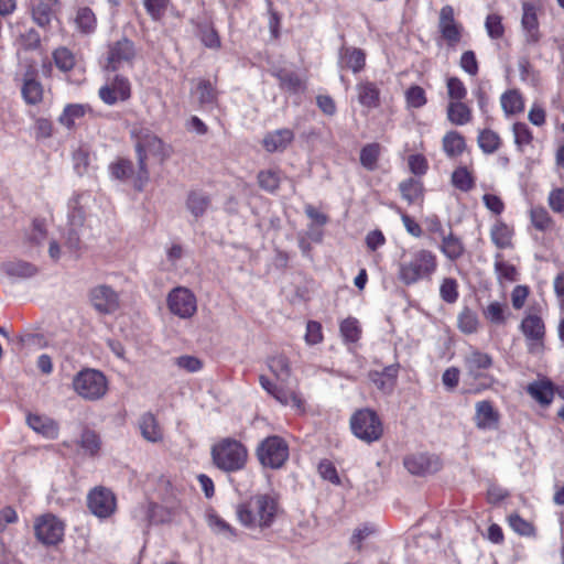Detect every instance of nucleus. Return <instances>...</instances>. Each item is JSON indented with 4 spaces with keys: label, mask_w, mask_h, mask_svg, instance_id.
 <instances>
[{
    "label": "nucleus",
    "mask_w": 564,
    "mask_h": 564,
    "mask_svg": "<svg viewBox=\"0 0 564 564\" xmlns=\"http://www.w3.org/2000/svg\"><path fill=\"white\" fill-rule=\"evenodd\" d=\"M282 509L273 492L256 494L236 506L238 522L250 531L263 532L276 521Z\"/></svg>",
    "instance_id": "nucleus-1"
},
{
    "label": "nucleus",
    "mask_w": 564,
    "mask_h": 564,
    "mask_svg": "<svg viewBox=\"0 0 564 564\" xmlns=\"http://www.w3.org/2000/svg\"><path fill=\"white\" fill-rule=\"evenodd\" d=\"M398 280L406 285L431 281L435 274L438 262L436 254L427 249L416 248L402 250L398 260Z\"/></svg>",
    "instance_id": "nucleus-2"
},
{
    "label": "nucleus",
    "mask_w": 564,
    "mask_h": 564,
    "mask_svg": "<svg viewBox=\"0 0 564 564\" xmlns=\"http://www.w3.org/2000/svg\"><path fill=\"white\" fill-rule=\"evenodd\" d=\"M210 454L214 465L225 473H237L243 469L248 460L247 447L231 437L214 444Z\"/></svg>",
    "instance_id": "nucleus-3"
},
{
    "label": "nucleus",
    "mask_w": 564,
    "mask_h": 564,
    "mask_svg": "<svg viewBox=\"0 0 564 564\" xmlns=\"http://www.w3.org/2000/svg\"><path fill=\"white\" fill-rule=\"evenodd\" d=\"M135 152L139 170L134 180V187L142 191L149 181V171L147 167V159L149 155L158 156L164 160L170 152L164 142L150 132L141 134L135 143Z\"/></svg>",
    "instance_id": "nucleus-4"
},
{
    "label": "nucleus",
    "mask_w": 564,
    "mask_h": 564,
    "mask_svg": "<svg viewBox=\"0 0 564 564\" xmlns=\"http://www.w3.org/2000/svg\"><path fill=\"white\" fill-rule=\"evenodd\" d=\"M73 388L83 399L97 401L106 395L108 380L101 371L87 368L74 377Z\"/></svg>",
    "instance_id": "nucleus-5"
},
{
    "label": "nucleus",
    "mask_w": 564,
    "mask_h": 564,
    "mask_svg": "<svg viewBox=\"0 0 564 564\" xmlns=\"http://www.w3.org/2000/svg\"><path fill=\"white\" fill-rule=\"evenodd\" d=\"M350 429L357 438L368 444L380 440L383 434L382 422L371 409L356 411L350 417Z\"/></svg>",
    "instance_id": "nucleus-6"
},
{
    "label": "nucleus",
    "mask_w": 564,
    "mask_h": 564,
    "mask_svg": "<svg viewBox=\"0 0 564 564\" xmlns=\"http://www.w3.org/2000/svg\"><path fill=\"white\" fill-rule=\"evenodd\" d=\"M257 456L262 466L278 469L282 467L289 458V446L286 442L278 435L268 436L259 444Z\"/></svg>",
    "instance_id": "nucleus-7"
},
{
    "label": "nucleus",
    "mask_w": 564,
    "mask_h": 564,
    "mask_svg": "<svg viewBox=\"0 0 564 564\" xmlns=\"http://www.w3.org/2000/svg\"><path fill=\"white\" fill-rule=\"evenodd\" d=\"M135 56L134 43L127 37H122L109 45L105 68L116 72L124 66L132 67Z\"/></svg>",
    "instance_id": "nucleus-8"
},
{
    "label": "nucleus",
    "mask_w": 564,
    "mask_h": 564,
    "mask_svg": "<svg viewBox=\"0 0 564 564\" xmlns=\"http://www.w3.org/2000/svg\"><path fill=\"white\" fill-rule=\"evenodd\" d=\"M89 511L99 519L110 518L117 509L115 494L106 487H95L87 495Z\"/></svg>",
    "instance_id": "nucleus-9"
},
{
    "label": "nucleus",
    "mask_w": 564,
    "mask_h": 564,
    "mask_svg": "<svg viewBox=\"0 0 564 564\" xmlns=\"http://www.w3.org/2000/svg\"><path fill=\"white\" fill-rule=\"evenodd\" d=\"M437 29L448 47H455L462 41L464 26L456 20L452 6L446 4L441 8Z\"/></svg>",
    "instance_id": "nucleus-10"
},
{
    "label": "nucleus",
    "mask_w": 564,
    "mask_h": 564,
    "mask_svg": "<svg viewBox=\"0 0 564 564\" xmlns=\"http://www.w3.org/2000/svg\"><path fill=\"white\" fill-rule=\"evenodd\" d=\"M167 306L174 315L181 318H189L197 311V301L191 290L177 286L169 293Z\"/></svg>",
    "instance_id": "nucleus-11"
},
{
    "label": "nucleus",
    "mask_w": 564,
    "mask_h": 564,
    "mask_svg": "<svg viewBox=\"0 0 564 564\" xmlns=\"http://www.w3.org/2000/svg\"><path fill=\"white\" fill-rule=\"evenodd\" d=\"M34 530L40 542L55 545L62 541L65 525L56 516L47 513L36 520Z\"/></svg>",
    "instance_id": "nucleus-12"
},
{
    "label": "nucleus",
    "mask_w": 564,
    "mask_h": 564,
    "mask_svg": "<svg viewBox=\"0 0 564 564\" xmlns=\"http://www.w3.org/2000/svg\"><path fill=\"white\" fill-rule=\"evenodd\" d=\"M520 329L525 337L529 351L532 354L541 352L545 335L543 319L535 314H530L522 319Z\"/></svg>",
    "instance_id": "nucleus-13"
},
{
    "label": "nucleus",
    "mask_w": 564,
    "mask_h": 564,
    "mask_svg": "<svg viewBox=\"0 0 564 564\" xmlns=\"http://www.w3.org/2000/svg\"><path fill=\"white\" fill-rule=\"evenodd\" d=\"M98 96L102 102L109 106L116 105L119 101H126L131 96L130 82L122 75H116L99 88Z\"/></svg>",
    "instance_id": "nucleus-14"
},
{
    "label": "nucleus",
    "mask_w": 564,
    "mask_h": 564,
    "mask_svg": "<svg viewBox=\"0 0 564 564\" xmlns=\"http://www.w3.org/2000/svg\"><path fill=\"white\" fill-rule=\"evenodd\" d=\"M93 307L100 314H112L119 308V295L108 285H97L89 292Z\"/></svg>",
    "instance_id": "nucleus-15"
},
{
    "label": "nucleus",
    "mask_w": 564,
    "mask_h": 564,
    "mask_svg": "<svg viewBox=\"0 0 564 564\" xmlns=\"http://www.w3.org/2000/svg\"><path fill=\"white\" fill-rule=\"evenodd\" d=\"M403 465L412 475L425 476L440 470L441 460L435 455L419 453L406 456Z\"/></svg>",
    "instance_id": "nucleus-16"
},
{
    "label": "nucleus",
    "mask_w": 564,
    "mask_h": 564,
    "mask_svg": "<svg viewBox=\"0 0 564 564\" xmlns=\"http://www.w3.org/2000/svg\"><path fill=\"white\" fill-rule=\"evenodd\" d=\"M500 414L489 400H481L475 404L474 423L478 430L494 431L499 426Z\"/></svg>",
    "instance_id": "nucleus-17"
},
{
    "label": "nucleus",
    "mask_w": 564,
    "mask_h": 564,
    "mask_svg": "<svg viewBox=\"0 0 564 564\" xmlns=\"http://www.w3.org/2000/svg\"><path fill=\"white\" fill-rule=\"evenodd\" d=\"M536 7L528 1L522 3L521 28L528 44H536L541 39Z\"/></svg>",
    "instance_id": "nucleus-18"
},
{
    "label": "nucleus",
    "mask_w": 564,
    "mask_h": 564,
    "mask_svg": "<svg viewBox=\"0 0 564 564\" xmlns=\"http://www.w3.org/2000/svg\"><path fill=\"white\" fill-rule=\"evenodd\" d=\"M491 366V356L478 349H471L464 358V367L467 375L473 379L480 378L482 371L489 369Z\"/></svg>",
    "instance_id": "nucleus-19"
},
{
    "label": "nucleus",
    "mask_w": 564,
    "mask_h": 564,
    "mask_svg": "<svg viewBox=\"0 0 564 564\" xmlns=\"http://www.w3.org/2000/svg\"><path fill=\"white\" fill-rule=\"evenodd\" d=\"M91 200L88 192L76 193L68 200V221L69 226H83L86 208Z\"/></svg>",
    "instance_id": "nucleus-20"
},
{
    "label": "nucleus",
    "mask_w": 564,
    "mask_h": 564,
    "mask_svg": "<svg viewBox=\"0 0 564 564\" xmlns=\"http://www.w3.org/2000/svg\"><path fill=\"white\" fill-rule=\"evenodd\" d=\"M399 373V365H390L381 371H371L369 378L371 382L383 393L390 394L395 388Z\"/></svg>",
    "instance_id": "nucleus-21"
},
{
    "label": "nucleus",
    "mask_w": 564,
    "mask_h": 564,
    "mask_svg": "<svg viewBox=\"0 0 564 564\" xmlns=\"http://www.w3.org/2000/svg\"><path fill=\"white\" fill-rule=\"evenodd\" d=\"M527 392L542 406H547L554 398V384L547 378L538 379L527 387Z\"/></svg>",
    "instance_id": "nucleus-22"
},
{
    "label": "nucleus",
    "mask_w": 564,
    "mask_h": 564,
    "mask_svg": "<svg viewBox=\"0 0 564 564\" xmlns=\"http://www.w3.org/2000/svg\"><path fill=\"white\" fill-rule=\"evenodd\" d=\"M359 104L367 109H375L380 106V89L376 83L361 80L356 85Z\"/></svg>",
    "instance_id": "nucleus-23"
},
{
    "label": "nucleus",
    "mask_w": 564,
    "mask_h": 564,
    "mask_svg": "<svg viewBox=\"0 0 564 564\" xmlns=\"http://www.w3.org/2000/svg\"><path fill=\"white\" fill-rule=\"evenodd\" d=\"M294 132L289 128H282L269 132L263 139V147L269 152L284 151L293 141Z\"/></svg>",
    "instance_id": "nucleus-24"
},
{
    "label": "nucleus",
    "mask_w": 564,
    "mask_h": 564,
    "mask_svg": "<svg viewBox=\"0 0 564 564\" xmlns=\"http://www.w3.org/2000/svg\"><path fill=\"white\" fill-rule=\"evenodd\" d=\"M366 54L361 48L343 46L339 51V65L357 74L364 69Z\"/></svg>",
    "instance_id": "nucleus-25"
},
{
    "label": "nucleus",
    "mask_w": 564,
    "mask_h": 564,
    "mask_svg": "<svg viewBox=\"0 0 564 564\" xmlns=\"http://www.w3.org/2000/svg\"><path fill=\"white\" fill-rule=\"evenodd\" d=\"M75 29L82 35L90 36L97 30V18L88 7H79L73 19Z\"/></svg>",
    "instance_id": "nucleus-26"
},
{
    "label": "nucleus",
    "mask_w": 564,
    "mask_h": 564,
    "mask_svg": "<svg viewBox=\"0 0 564 564\" xmlns=\"http://www.w3.org/2000/svg\"><path fill=\"white\" fill-rule=\"evenodd\" d=\"M26 422L34 432L42 434L46 438L54 440L58 435L57 423L51 417L39 414H29Z\"/></svg>",
    "instance_id": "nucleus-27"
},
{
    "label": "nucleus",
    "mask_w": 564,
    "mask_h": 564,
    "mask_svg": "<svg viewBox=\"0 0 564 564\" xmlns=\"http://www.w3.org/2000/svg\"><path fill=\"white\" fill-rule=\"evenodd\" d=\"M23 99L29 105H36L43 99V86L35 78L34 73L28 72L23 79V86L21 89Z\"/></svg>",
    "instance_id": "nucleus-28"
},
{
    "label": "nucleus",
    "mask_w": 564,
    "mask_h": 564,
    "mask_svg": "<svg viewBox=\"0 0 564 564\" xmlns=\"http://www.w3.org/2000/svg\"><path fill=\"white\" fill-rule=\"evenodd\" d=\"M441 240L442 245L440 250L447 259L455 261L464 254L465 246L462 239L455 236L452 230H449Z\"/></svg>",
    "instance_id": "nucleus-29"
},
{
    "label": "nucleus",
    "mask_w": 564,
    "mask_h": 564,
    "mask_svg": "<svg viewBox=\"0 0 564 564\" xmlns=\"http://www.w3.org/2000/svg\"><path fill=\"white\" fill-rule=\"evenodd\" d=\"M141 435L149 442L156 443L162 440L161 427L152 413H144L139 421Z\"/></svg>",
    "instance_id": "nucleus-30"
},
{
    "label": "nucleus",
    "mask_w": 564,
    "mask_h": 564,
    "mask_svg": "<svg viewBox=\"0 0 564 564\" xmlns=\"http://www.w3.org/2000/svg\"><path fill=\"white\" fill-rule=\"evenodd\" d=\"M501 108L506 116L522 112L524 109V100L517 89L505 91L500 97Z\"/></svg>",
    "instance_id": "nucleus-31"
},
{
    "label": "nucleus",
    "mask_w": 564,
    "mask_h": 564,
    "mask_svg": "<svg viewBox=\"0 0 564 564\" xmlns=\"http://www.w3.org/2000/svg\"><path fill=\"white\" fill-rule=\"evenodd\" d=\"M210 205V198L203 192L193 191L187 195L186 207L195 217H202Z\"/></svg>",
    "instance_id": "nucleus-32"
},
{
    "label": "nucleus",
    "mask_w": 564,
    "mask_h": 564,
    "mask_svg": "<svg viewBox=\"0 0 564 564\" xmlns=\"http://www.w3.org/2000/svg\"><path fill=\"white\" fill-rule=\"evenodd\" d=\"M90 110L88 105L70 104L61 113L58 121L62 126L70 129L78 119H82Z\"/></svg>",
    "instance_id": "nucleus-33"
},
{
    "label": "nucleus",
    "mask_w": 564,
    "mask_h": 564,
    "mask_svg": "<svg viewBox=\"0 0 564 564\" xmlns=\"http://www.w3.org/2000/svg\"><path fill=\"white\" fill-rule=\"evenodd\" d=\"M447 118L456 126H464L471 120V110L463 101H451L447 106Z\"/></svg>",
    "instance_id": "nucleus-34"
},
{
    "label": "nucleus",
    "mask_w": 564,
    "mask_h": 564,
    "mask_svg": "<svg viewBox=\"0 0 564 564\" xmlns=\"http://www.w3.org/2000/svg\"><path fill=\"white\" fill-rule=\"evenodd\" d=\"M532 226L542 232L553 229L554 221L549 212L543 206H533L529 212Z\"/></svg>",
    "instance_id": "nucleus-35"
},
{
    "label": "nucleus",
    "mask_w": 564,
    "mask_h": 564,
    "mask_svg": "<svg viewBox=\"0 0 564 564\" xmlns=\"http://www.w3.org/2000/svg\"><path fill=\"white\" fill-rule=\"evenodd\" d=\"M402 198L409 204H414L423 197V184L421 181L410 177L399 184Z\"/></svg>",
    "instance_id": "nucleus-36"
},
{
    "label": "nucleus",
    "mask_w": 564,
    "mask_h": 564,
    "mask_svg": "<svg viewBox=\"0 0 564 564\" xmlns=\"http://www.w3.org/2000/svg\"><path fill=\"white\" fill-rule=\"evenodd\" d=\"M464 137L457 131L447 132L443 138V149L448 156H458L465 150Z\"/></svg>",
    "instance_id": "nucleus-37"
},
{
    "label": "nucleus",
    "mask_w": 564,
    "mask_h": 564,
    "mask_svg": "<svg viewBox=\"0 0 564 564\" xmlns=\"http://www.w3.org/2000/svg\"><path fill=\"white\" fill-rule=\"evenodd\" d=\"M78 445L80 446L84 455L94 457L98 454L101 442L95 431L86 429L80 435Z\"/></svg>",
    "instance_id": "nucleus-38"
},
{
    "label": "nucleus",
    "mask_w": 564,
    "mask_h": 564,
    "mask_svg": "<svg viewBox=\"0 0 564 564\" xmlns=\"http://www.w3.org/2000/svg\"><path fill=\"white\" fill-rule=\"evenodd\" d=\"M477 142L481 151L486 154L495 153L501 145L500 137L490 129L481 130L478 134Z\"/></svg>",
    "instance_id": "nucleus-39"
},
{
    "label": "nucleus",
    "mask_w": 564,
    "mask_h": 564,
    "mask_svg": "<svg viewBox=\"0 0 564 564\" xmlns=\"http://www.w3.org/2000/svg\"><path fill=\"white\" fill-rule=\"evenodd\" d=\"M109 172L112 178L118 181L135 180L137 173L133 172V164L130 160L119 159L109 165Z\"/></svg>",
    "instance_id": "nucleus-40"
},
{
    "label": "nucleus",
    "mask_w": 564,
    "mask_h": 564,
    "mask_svg": "<svg viewBox=\"0 0 564 564\" xmlns=\"http://www.w3.org/2000/svg\"><path fill=\"white\" fill-rule=\"evenodd\" d=\"M3 268L7 274L23 279L31 278L37 272L35 265L21 260L7 262Z\"/></svg>",
    "instance_id": "nucleus-41"
},
{
    "label": "nucleus",
    "mask_w": 564,
    "mask_h": 564,
    "mask_svg": "<svg viewBox=\"0 0 564 564\" xmlns=\"http://www.w3.org/2000/svg\"><path fill=\"white\" fill-rule=\"evenodd\" d=\"M52 6L47 0H40L32 7V19L40 28H47L52 21Z\"/></svg>",
    "instance_id": "nucleus-42"
},
{
    "label": "nucleus",
    "mask_w": 564,
    "mask_h": 564,
    "mask_svg": "<svg viewBox=\"0 0 564 564\" xmlns=\"http://www.w3.org/2000/svg\"><path fill=\"white\" fill-rule=\"evenodd\" d=\"M495 272L499 281L513 282L518 280L516 267L505 261L501 253H497L495 257Z\"/></svg>",
    "instance_id": "nucleus-43"
},
{
    "label": "nucleus",
    "mask_w": 564,
    "mask_h": 564,
    "mask_svg": "<svg viewBox=\"0 0 564 564\" xmlns=\"http://www.w3.org/2000/svg\"><path fill=\"white\" fill-rule=\"evenodd\" d=\"M490 238L499 249H506L511 245V231L503 223H497L490 230Z\"/></svg>",
    "instance_id": "nucleus-44"
},
{
    "label": "nucleus",
    "mask_w": 564,
    "mask_h": 564,
    "mask_svg": "<svg viewBox=\"0 0 564 564\" xmlns=\"http://www.w3.org/2000/svg\"><path fill=\"white\" fill-rule=\"evenodd\" d=\"M53 61L55 66L64 73L72 70L76 63L74 54L65 46L57 47L53 52Z\"/></svg>",
    "instance_id": "nucleus-45"
},
{
    "label": "nucleus",
    "mask_w": 564,
    "mask_h": 564,
    "mask_svg": "<svg viewBox=\"0 0 564 564\" xmlns=\"http://www.w3.org/2000/svg\"><path fill=\"white\" fill-rule=\"evenodd\" d=\"M276 76H278V78L280 80V85L283 89H285L290 93H293V94H299V93L304 91L305 85H304L303 80L299 77V75H296L295 73L280 72L276 74Z\"/></svg>",
    "instance_id": "nucleus-46"
},
{
    "label": "nucleus",
    "mask_w": 564,
    "mask_h": 564,
    "mask_svg": "<svg viewBox=\"0 0 564 564\" xmlns=\"http://www.w3.org/2000/svg\"><path fill=\"white\" fill-rule=\"evenodd\" d=\"M379 155L380 145L378 143L367 144L360 151V163L366 170L375 171Z\"/></svg>",
    "instance_id": "nucleus-47"
},
{
    "label": "nucleus",
    "mask_w": 564,
    "mask_h": 564,
    "mask_svg": "<svg viewBox=\"0 0 564 564\" xmlns=\"http://www.w3.org/2000/svg\"><path fill=\"white\" fill-rule=\"evenodd\" d=\"M478 317L470 308L465 307L457 317V325L464 334H473L478 328Z\"/></svg>",
    "instance_id": "nucleus-48"
},
{
    "label": "nucleus",
    "mask_w": 564,
    "mask_h": 564,
    "mask_svg": "<svg viewBox=\"0 0 564 564\" xmlns=\"http://www.w3.org/2000/svg\"><path fill=\"white\" fill-rule=\"evenodd\" d=\"M339 330L346 343H356L360 338L361 329L358 321L354 317L344 319L339 325Z\"/></svg>",
    "instance_id": "nucleus-49"
},
{
    "label": "nucleus",
    "mask_w": 564,
    "mask_h": 564,
    "mask_svg": "<svg viewBox=\"0 0 564 564\" xmlns=\"http://www.w3.org/2000/svg\"><path fill=\"white\" fill-rule=\"evenodd\" d=\"M208 524L215 533L220 534L226 539L237 536V530L218 514H209Z\"/></svg>",
    "instance_id": "nucleus-50"
},
{
    "label": "nucleus",
    "mask_w": 564,
    "mask_h": 564,
    "mask_svg": "<svg viewBox=\"0 0 564 564\" xmlns=\"http://www.w3.org/2000/svg\"><path fill=\"white\" fill-rule=\"evenodd\" d=\"M268 366L270 370L281 380L290 377L291 368L289 359L283 355L273 356L269 359Z\"/></svg>",
    "instance_id": "nucleus-51"
},
{
    "label": "nucleus",
    "mask_w": 564,
    "mask_h": 564,
    "mask_svg": "<svg viewBox=\"0 0 564 564\" xmlns=\"http://www.w3.org/2000/svg\"><path fill=\"white\" fill-rule=\"evenodd\" d=\"M507 305L500 302H491L484 311L482 314L490 323L500 325L506 322Z\"/></svg>",
    "instance_id": "nucleus-52"
},
{
    "label": "nucleus",
    "mask_w": 564,
    "mask_h": 564,
    "mask_svg": "<svg viewBox=\"0 0 564 564\" xmlns=\"http://www.w3.org/2000/svg\"><path fill=\"white\" fill-rule=\"evenodd\" d=\"M196 93L202 106H212L216 100V89L209 80L200 79L197 84Z\"/></svg>",
    "instance_id": "nucleus-53"
},
{
    "label": "nucleus",
    "mask_w": 564,
    "mask_h": 564,
    "mask_svg": "<svg viewBox=\"0 0 564 564\" xmlns=\"http://www.w3.org/2000/svg\"><path fill=\"white\" fill-rule=\"evenodd\" d=\"M508 523L510 528L520 535L532 536L535 533L532 523L521 518L518 513L510 514L508 517Z\"/></svg>",
    "instance_id": "nucleus-54"
},
{
    "label": "nucleus",
    "mask_w": 564,
    "mask_h": 564,
    "mask_svg": "<svg viewBox=\"0 0 564 564\" xmlns=\"http://www.w3.org/2000/svg\"><path fill=\"white\" fill-rule=\"evenodd\" d=\"M452 184L463 192H468L474 187V178L466 167H458L452 174Z\"/></svg>",
    "instance_id": "nucleus-55"
},
{
    "label": "nucleus",
    "mask_w": 564,
    "mask_h": 564,
    "mask_svg": "<svg viewBox=\"0 0 564 564\" xmlns=\"http://www.w3.org/2000/svg\"><path fill=\"white\" fill-rule=\"evenodd\" d=\"M199 37L202 43L208 48L217 50L221 45L217 31L209 24L199 25Z\"/></svg>",
    "instance_id": "nucleus-56"
},
{
    "label": "nucleus",
    "mask_w": 564,
    "mask_h": 564,
    "mask_svg": "<svg viewBox=\"0 0 564 564\" xmlns=\"http://www.w3.org/2000/svg\"><path fill=\"white\" fill-rule=\"evenodd\" d=\"M458 284L455 279L446 278L440 286V296L446 303H455L458 299Z\"/></svg>",
    "instance_id": "nucleus-57"
},
{
    "label": "nucleus",
    "mask_w": 564,
    "mask_h": 564,
    "mask_svg": "<svg viewBox=\"0 0 564 564\" xmlns=\"http://www.w3.org/2000/svg\"><path fill=\"white\" fill-rule=\"evenodd\" d=\"M446 86L448 97L452 101H462L467 96V89L458 77H449Z\"/></svg>",
    "instance_id": "nucleus-58"
},
{
    "label": "nucleus",
    "mask_w": 564,
    "mask_h": 564,
    "mask_svg": "<svg viewBox=\"0 0 564 564\" xmlns=\"http://www.w3.org/2000/svg\"><path fill=\"white\" fill-rule=\"evenodd\" d=\"M485 28L490 39L498 40L502 37L505 28L501 18L498 14H489L485 21Z\"/></svg>",
    "instance_id": "nucleus-59"
},
{
    "label": "nucleus",
    "mask_w": 564,
    "mask_h": 564,
    "mask_svg": "<svg viewBox=\"0 0 564 564\" xmlns=\"http://www.w3.org/2000/svg\"><path fill=\"white\" fill-rule=\"evenodd\" d=\"M405 98L409 107L421 108L426 104L425 91L420 86H411L406 93Z\"/></svg>",
    "instance_id": "nucleus-60"
},
{
    "label": "nucleus",
    "mask_w": 564,
    "mask_h": 564,
    "mask_svg": "<svg viewBox=\"0 0 564 564\" xmlns=\"http://www.w3.org/2000/svg\"><path fill=\"white\" fill-rule=\"evenodd\" d=\"M460 68L470 76H476L479 70L478 62L474 51H465L459 61Z\"/></svg>",
    "instance_id": "nucleus-61"
},
{
    "label": "nucleus",
    "mask_w": 564,
    "mask_h": 564,
    "mask_svg": "<svg viewBox=\"0 0 564 564\" xmlns=\"http://www.w3.org/2000/svg\"><path fill=\"white\" fill-rule=\"evenodd\" d=\"M305 343L310 346L322 343L323 332L321 323L316 321H308L306 324V332L304 336Z\"/></svg>",
    "instance_id": "nucleus-62"
},
{
    "label": "nucleus",
    "mask_w": 564,
    "mask_h": 564,
    "mask_svg": "<svg viewBox=\"0 0 564 564\" xmlns=\"http://www.w3.org/2000/svg\"><path fill=\"white\" fill-rule=\"evenodd\" d=\"M318 474L319 476L332 482L333 485H339L340 478L337 474L336 467L334 464L327 459H323L318 464Z\"/></svg>",
    "instance_id": "nucleus-63"
},
{
    "label": "nucleus",
    "mask_w": 564,
    "mask_h": 564,
    "mask_svg": "<svg viewBox=\"0 0 564 564\" xmlns=\"http://www.w3.org/2000/svg\"><path fill=\"white\" fill-rule=\"evenodd\" d=\"M550 208L557 214L564 213V188H554L547 197Z\"/></svg>",
    "instance_id": "nucleus-64"
}]
</instances>
